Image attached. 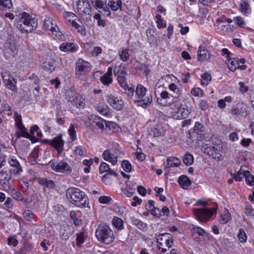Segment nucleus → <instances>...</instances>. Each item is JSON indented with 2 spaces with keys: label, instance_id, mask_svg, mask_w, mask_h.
Instances as JSON below:
<instances>
[{
  "label": "nucleus",
  "instance_id": "obj_1",
  "mask_svg": "<svg viewBox=\"0 0 254 254\" xmlns=\"http://www.w3.org/2000/svg\"><path fill=\"white\" fill-rule=\"evenodd\" d=\"M16 26L22 33H30L37 26V19L29 14L23 12L19 15Z\"/></svg>",
  "mask_w": 254,
  "mask_h": 254
},
{
  "label": "nucleus",
  "instance_id": "obj_2",
  "mask_svg": "<svg viewBox=\"0 0 254 254\" xmlns=\"http://www.w3.org/2000/svg\"><path fill=\"white\" fill-rule=\"evenodd\" d=\"M66 196L67 199L77 207H85L88 204L87 195L78 188H68L66 191Z\"/></svg>",
  "mask_w": 254,
  "mask_h": 254
},
{
  "label": "nucleus",
  "instance_id": "obj_3",
  "mask_svg": "<svg viewBox=\"0 0 254 254\" xmlns=\"http://www.w3.org/2000/svg\"><path fill=\"white\" fill-rule=\"evenodd\" d=\"M95 235L97 239L106 245L112 243L115 239L112 230L106 225L101 224L98 226Z\"/></svg>",
  "mask_w": 254,
  "mask_h": 254
},
{
  "label": "nucleus",
  "instance_id": "obj_4",
  "mask_svg": "<svg viewBox=\"0 0 254 254\" xmlns=\"http://www.w3.org/2000/svg\"><path fill=\"white\" fill-rule=\"evenodd\" d=\"M146 89L141 85H138L136 88L135 95L138 99V105L146 108L147 105L152 102V96L151 95H147L143 99H142L145 94Z\"/></svg>",
  "mask_w": 254,
  "mask_h": 254
},
{
  "label": "nucleus",
  "instance_id": "obj_5",
  "mask_svg": "<svg viewBox=\"0 0 254 254\" xmlns=\"http://www.w3.org/2000/svg\"><path fill=\"white\" fill-rule=\"evenodd\" d=\"M214 205L215 206L211 209H194L193 213L195 217L201 222H206L216 211L217 205L216 204H214Z\"/></svg>",
  "mask_w": 254,
  "mask_h": 254
},
{
  "label": "nucleus",
  "instance_id": "obj_6",
  "mask_svg": "<svg viewBox=\"0 0 254 254\" xmlns=\"http://www.w3.org/2000/svg\"><path fill=\"white\" fill-rule=\"evenodd\" d=\"M162 88L163 87L161 85H158L157 84L154 88V94L155 96H157V94H158L161 96V98L157 99V101L159 104L162 106H170L174 102V100L172 99V95L166 91H162L160 93L159 89Z\"/></svg>",
  "mask_w": 254,
  "mask_h": 254
},
{
  "label": "nucleus",
  "instance_id": "obj_7",
  "mask_svg": "<svg viewBox=\"0 0 254 254\" xmlns=\"http://www.w3.org/2000/svg\"><path fill=\"white\" fill-rule=\"evenodd\" d=\"M13 176L10 173L8 169L3 168L0 172V185L4 191L7 190L12 187L11 182L12 176Z\"/></svg>",
  "mask_w": 254,
  "mask_h": 254
},
{
  "label": "nucleus",
  "instance_id": "obj_8",
  "mask_svg": "<svg viewBox=\"0 0 254 254\" xmlns=\"http://www.w3.org/2000/svg\"><path fill=\"white\" fill-rule=\"evenodd\" d=\"M91 70V65L88 62L82 59H79L76 62L75 73L77 77L80 78L82 76L87 74Z\"/></svg>",
  "mask_w": 254,
  "mask_h": 254
},
{
  "label": "nucleus",
  "instance_id": "obj_9",
  "mask_svg": "<svg viewBox=\"0 0 254 254\" xmlns=\"http://www.w3.org/2000/svg\"><path fill=\"white\" fill-rule=\"evenodd\" d=\"M53 170L58 173L70 174L72 169L67 162L64 161L53 162L51 164Z\"/></svg>",
  "mask_w": 254,
  "mask_h": 254
},
{
  "label": "nucleus",
  "instance_id": "obj_10",
  "mask_svg": "<svg viewBox=\"0 0 254 254\" xmlns=\"http://www.w3.org/2000/svg\"><path fill=\"white\" fill-rule=\"evenodd\" d=\"M114 73L117 77L118 83L121 86L122 88L127 87L126 78L127 73L124 67L121 66L115 67L114 69Z\"/></svg>",
  "mask_w": 254,
  "mask_h": 254
},
{
  "label": "nucleus",
  "instance_id": "obj_11",
  "mask_svg": "<svg viewBox=\"0 0 254 254\" xmlns=\"http://www.w3.org/2000/svg\"><path fill=\"white\" fill-rule=\"evenodd\" d=\"M7 161L10 167L8 171L13 176H18L23 172L22 167L16 158L13 157H9Z\"/></svg>",
  "mask_w": 254,
  "mask_h": 254
},
{
  "label": "nucleus",
  "instance_id": "obj_12",
  "mask_svg": "<svg viewBox=\"0 0 254 254\" xmlns=\"http://www.w3.org/2000/svg\"><path fill=\"white\" fill-rule=\"evenodd\" d=\"M156 241L159 246H162L165 244L168 249H170L173 244V236L169 233H162L158 235H156Z\"/></svg>",
  "mask_w": 254,
  "mask_h": 254
},
{
  "label": "nucleus",
  "instance_id": "obj_13",
  "mask_svg": "<svg viewBox=\"0 0 254 254\" xmlns=\"http://www.w3.org/2000/svg\"><path fill=\"white\" fill-rule=\"evenodd\" d=\"M76 5L77 10L81 15L91 16V6L88 0H79Z\"/></svg>",
  "mask_w": 254,
  "mask_h": 254
},
{
  "label": "nucleus",
  "instance_id": "obj_14",
  "mask_svg": "<svg viewBox=\"0 0 254 254\" xmlns=\"http://www.w3.org/2000/svg\"><path fill=\"white\" fill-rule=\"evenodd\" d=\"M245 62L244 59L230 58L228 61V67L233 71L237 68L241 70L245 69L246 68V65L244 64Z\"/></svg>",
  "mask_w": 254,
  "mask_h": 254
},
{
  "label": "nucleus",
  "instance_id": "obj_15",
  "mask_svg": "<svg viewBox=\"0 0 254 254\" xmlns=\"http://www.w3.org/2000/svg\"><path fill=\"white\" fill-rule=\"evenodd\" d=\"M44 26L47 30L51 31L52 34L57 37L60 36L61 33L56 23L53 21V19L50 17L45 18L44 21Z\"/></svg>",
  "mask_w": 254,
  "mask_h": 254
},
{
  "label": "nucleus",
  "instance_id": "obj_16",
  "mask_svg": "<svg viewBox=\"0 0 254 254\" xmlns=\"http://www.w3.org/2000/svg\"><path fill=\"white\" fill-rule=\"evenodd\" d=\"M184 101H185V104L180 105V108L177 112L176 118L177 119H185L190 113V109L187 105L189 103L190 100L186 98L184 99Z\"/></svg>",
  "mask_w": 254,
  "mask_h": 254
},
{
  "label": "nucleus",
  "instance_id": "obj_17",
  "mask_svg": "<svg viewBox=\"0 0 254 254\" xmlns=\"http://www.w3.org/2000/svg\"><path fill=\"white\" fill-rule=\"evenodd\" d=\"M247 105L243 102H238L231 108L230 113L236 116H243L247 112Z\"/></svg>",
  "mask_w": 254,
  "mask_h": 254
},
{
  "label": "nucleus",
  "instance_id": "obj_18",
  "mask_svg": "<svg viewBox=\"0 0 254 254\" xmlns=\"http://www.w3.org/2000/svg\"><path fill=\"white\" fill-rule=\"evenodd\" d=\"M43 69L48 72H52L56 67L55 60L51 56H46L43 59L42 64Z\"/></svg>",
  "mask_w": 254,
  "mask_h": 254
},
{
  "label": "nucleus",
  "instance_id": "obj_19",
  "mask_svg": "<svg viewBox=\"0 0 254 254\" xmlns=\"http://www.w3.org/2000/svg\"><path fill=\"white\" fill-rule=\"evenodd\" d=\"M108 101L114 109L117 110L122 109L124 105V102L122 100L112 95L109 97Z\"/></svg>",
  "mask_w": 254,
  "mask_h": 254
},
{
  "label": "nucleus",
  "instance_id": "obj_20",
  "mask_svg": "<svg viewBox=\"0 0 254 254\" xmlns=\"http://www.w3.org/2000/svg\"><path fill=\"white\" fill-rule=\"evenodd\" d=\"M49 144L53 146L58 152L62 151L64 146V141L62 139L61 136H58L53 139L49 141Z\"/></svg>",
  "mask_w": 254,
  "mask_h": 254
},
{
  "label": "nucleus",
  "instance_id": "obj_21",
  "mask_svg": "<svg viewBox=\"0 0 254 254\" xmlns=\"http://www.w3.org/2000/svg\"><path fill=\"white\" fill-rule=\"evenodd\" d=\"M135 190V184L129 181H127L125 183V187L122 189V191L125 196L130 197L134 192Z\"/></svg>",
  "mask_w": 254,
  "mask_h": 254
},
{
  "label": "nucleus",
  "instance_id": "obj_22",
  "mask_svg": "<svg viewBox=\"0 0 254 254\" xmlns=\"http://www.w3.org/2000/svg\"><path fill=\"white\" fill-rule=\"evenodd\" d=\"M239 11L245 16H248L251 12L249 2L247 0H241L239 4Z\"/></svg>",
  "mask_w": 254,
  "mask_h": 254
},
{
  "label": "nucleus",
  "instance_id": "obj_23",
  "mask_svg": "<svg viewBox=\"0 0 254 254\" xmlns=\"http://www.w3.org/2000/svg\"><path fill=\"white\" fill-rule=\"evenodd\" d=\"M210 54L204 46H200L197 51V59L199 61H203L210 58Z\"/></svg>",
  "mask_w": 254,
  "mask_h": 254
},
{
  "label": "nucleus",
  "instance_id": "obj_24",
  "mask_svg": "<svg viewBox=\"0 0 254 254\" xmlns=\"http://www.w3.org/2000/svg\"><path fill=\"white\" fill-rule=\"evenodd\" d=\"M5 191L7 192L11 195V197L13 199L18 201H25L27 202L26 200H24V196L19 191L14 189L13 187H11L10 189L6 190Z\"/></svg>",
  "mask_w": 254,
  "mask_h": 254
},
{
  "label": "nucleus",
  "instance_id": "obj_25",
  "mask_svg": "<svg viewBox=\"0 0 254 254\" xmlns=\"http://www.w3.org/2000/svg\"><path fill=\"white\" fill-rule=\"evenodd\" d=\"M102 157L105 160L110 162L113 165L116 164L118 162L117 157L112 154L109 150H105L102 154Z\"/></svg>",
  "mask_w": 254,
  "mask_h": 254
},
{
  "label": "nucleus",
  "instance_id": "obj_26",
  "mask_svg": "<svg viewBox=\"0 0 254 254\" xmlns=\"http://www.w3.org/2000/svg\"><path fill=\"white\" fill-rule=\"evenodd\" d=\"M112 74V68L108 67L107 72L100 77L101 82L105 85H109L112 81L111 75Z\"/></svg>",
  "mask_w": 254,
  "mask_h": 254
},
{
  "label": "nucleus",
  "instance_id": "obj_27",
  "mask_svg": "<svg viewBox=\"0 0 254 254\" xmlns=\"http://www.w3.org/2000/svg\"><path fill=\"white\" fill-rule=\"evenodd\" d=\"M181 164V161L175 157H171L167 160V163L165 165L166 168L177 167Z\"/></svg>",
  "mask_w": 254,
  "mask_h": 254
},
{
  "label": "nucleus",
  "instance_id": "obj_28",
  "mask_svg": "<svg viewBox=\"0 0 254 254\" xmlns=\"http://www.w3.org/2000/svg\"><path fill=\"white\" fill-rule=\"evenodd\" d=\"M178 182L181 187L184 189H187L191 183V181L185 175L180 176L178 178Z\"/></svg>",
  "mask_w": 254,
  "mask_h": 254
},
{
  "label": "nucleus",
  "instance_id": "obj_29",
  "mask_svg": "<svg viewBox=\"0 0 254 254\" xmlns=\"http://www.w3.org/2000/svg\"><path fill=\"white\" fill-rule=\"evenodd\" d=\"M36 181L39 184L43 186L45 189V188H53L55 186L54 182L52 180H47L46 178H37Z\"/></svg>",
  "mask_w": 254,
  "mask_h": 254
},
{
  "label": "nucleus",
  "instance_id": "obj_30",
  "mask_svg": "<svg viewBox=\"0 0 254 254\" xmlns=\"http://www.w3.org/2000/svg\"><path fill=\"white\" fill-rule=\"evenodd\" d=\"M60 49L61 51L65 52H75V47L74 43H63L60 46Z\"/></svg>",
  "mask_w": 254,
  "mask_h": 254
},
{
  "label": "nucleus",
  "instance_id": "obj_31",
  "mask_svg": "<svg viewBox=\"0 0 254 254\" xmlns=\"http://www.w3.org/2000/svg\"><path fill=\"white\" fill-rule=\"evenodd\" d=\"M170 90L172 92V97L173 99H177L181 95V91L174 83H171L169 86Z\"/></svg>",
  "mask_w": 254,
  "mask_h": 254
},
{
  "label": "nucleus",
  "instance_id": "obj_32",
  "mask_svg": "<svg viewBox=\"0 0 254 254\" xmlns=\"http://www.w3.org/2000/svg\"><path fill=\"white\" fill-rule=\"evenodd\" d=\"M73 104L78 108H83L85 106L84 99L80 95H76L73 98Z\"/></svg>",
  "mask_w": 254,
  "mask_h": 254
},
{
  "label": "nucleus",
  "instance_id": "obj_33",
  "mask_svg": "<svg viewBox=\"0 0 254 254\" xmlns=\"http://www.w3.org/2000/svg\"><path fill=\"white\" fill-rule=\"evenodd\" d=\"M122 2L120 0H118L116 1L114 0H111L108 2V6L113 11H117L119 9L120 11L123 10V7L122 6Z\"/></svg>",
  "mask_w": 254,
  "mask_h": 254
},
{
  "label": "nucleus",
  "instance_id": "obj_34",
  "mask_svg": "<svg viewBox=\"0 0 254 254\" xmlns=\"http://www.w3.org/2000/svg\"><path fill=\"white\" fill-rule=\"evenodd\" d=\"M219 241L224 247L230 249H234L235 248V242L228 239L221 237L219 238Z\"/></svg>",
  "mask_w": 254,
  "mask_h": 254
},
{
  "label": "nucleus",
  "instance_id": "obj_35",
  "mask_svg": "<svg viewBox=\"0 0 254 254\" xmlns=\"http://www.w3.org/2000/svg\"><path fill=\"white\" fill-rule=\"evenodd\" d=\"M96 110L102 115L107 117L111 116V112L109 108L105 105L99 106L96 108Z\"/></svg>",
  "mask_w": 254,
  "mask_h": 254
},
{
  "label": "nucleus",
  "instance_id": "obj_36",
  "mask_svg": "<svg viewBox=\"0 0 254 254\" xmlns=\"http://www.w3.org/2000/svg\"><path fill=\"white\" fill-rule=\"evenodd\" d=\"M16 83V79L13 78L9 80L8 81L5 82V84L8 89L13 92H16L17 91Z\"/></svg>",
  "mask_w": 254,
  "mask_h": 254
},
{
  "label": "nucleus",
  "instance_id": "obj_37",
  "mask_svg": "<svg viewBox=\"0 0 254 254\" xmlns=\"http://www.w3.org/2000/svg\"><path fill=\"white\" fill-rule=\"evenodd\" d=\"M12 4L11 0H0V9L9 10L12 8Z\"/></svg>",
  "mask_w": 254,
  "mask_h": 254
},
{
  "label": "nucleus",
  "instance_id": "obj_38",
  "mask_svg": "<svg viewBox=\"0 0 254 254\" xmlns=\"http://www.w3.org/2000/svg\"><path fill=\"white\" fill-rule=\"evenodd\" d=\"M119 55L122 61H127L129 59V58L128 50L127 49H121L119 52Z\"/></svg>",
  "mask_w": 254,
  "mask_h": 254
},
{
  "label": "nucleus",
  "instance_id": "obj_39",
  "mask_svg": "<svg viewBox=\"0 0 254 254\" xmlns=\"http://www.w3.org/2000/svg\"><path fill=\"white\" fill-rule=\"evenodd\" d=\"M131 220L133 225L137 226L140 229L143 230L146 228V224L145 223H143L134 216L131 217Z\"/></svg>",
  "mask_w": 254,
  "mask_h": 254
},
{
  "label": "nucleus",
  "instance_id": "obj_40",
  "mask_svg": "<svg viewBox=\"0 0 254 254\" xmlns=\"http://www.w3.org/2000/svg\"><path fill=\"white\" fill-rule=\"evenodd\" d=\"M64 16L70 24L78 18L75 14L70 12H65Z\"/></svg>",
  "mask_w": 254,
  "mask_h": 254
},
{
  "label": "nucleus",
  "instance_id": "obj_41",
  "mask_svg": "<svg viewBox=\"0 0 254 254\" xmlns=\"http://www.w3.org/2000/svg\"><path fill=\"white\" fill-rule=\"evenodd\" d=\"M92 3L93 6L97 9L99 12H101V11L99 10L103 8L104 5H105L106 4V0H95L92 1Z\"/></svg>",
  "mask_w": 254,
  "mask_h": 254
},
{
  "label": "nucleus",
  "instance_id": "obj_42",
  "mask_svg": "<svg viewBox=\"0 0 254 254\" xmlns=\"http://www.w3.org/2000/svg\"><path fill=\"white\" fill-rule=\"evenodd\" d=\"M231 219V214L227 210H225L224 213L221 216L220 219V223L222 224H225L229 221Z\"/></svg>",
  "mask_w": 254,
  "mask_h": 254
},
{
  "label": "nucleus",
  "instance_id": "obj_43",
  "mask_svg": "<svg viewBox=\"0 0 254 254\" xmlns=\"http://www.w3.org/2000/svg\"><path fill=\"white\" fill-rule=\"evenodd\" d=\"M201 78V83L203 85H208L211 80V76L207 72H205L202 74Z\"/></svg>",
  "mask_w": 254,
  "mask_h": 254
},
{
  "label": "nucleus",
  "instance_id": "obj_44",
  "mask_svg": "<svg viewBox=\"0 0 254 254\" xmlns=\"http://www.w3.org/2000/svg\"><path fill=\"white\" fill-rule=\"evenodd\" d=\"M68 132L70 136V139L72 141L75 140L76 139V131L75 127L73 124H71L68 129Z\"/></svg>",
  "mask_w": 254,
  "mask_h": 254
},
{
  "label": "nucleus",
  "instance_id": "obj_45",
  "mask_svg": "<svg viewBox=\"0 0 254 254\" xmlns=\"http://www.w3.org/2000/svg\"><path fill=\"white\" fill-rule=\"evenodd\" d=\"M113 225L119 229L123 228V222L122 220L118 217H114L112 221Z\"/></svg>",
  "mask_w": 254,
  "mask_h": 254
},
{
  "label": "nucleus",
  "instance_id": "obj_46",
  "mask_svg": "<svg viewBox=\"0 0 254 254\" xmlns=\"http://www.w3.org/2000/svg\"><path fill=\"white\" fill-rule=\"evenodd\" d=\"M70 234V232L64 227L63 229L62 228L60 230V237L63 240H66L69 238Z\"/></svg>",
  "mask_w": 254,
  "mask_h": 254
},
{
  "label": "nucleus",
  "instance_id": "obj_47",
  "mask_svg": "<svg viewBox=\"0 0 254 254\" xmlns=\"http://www.w3.org/2000/svg\"><path fill=\"white\" fill-rule=\"evenodd\" d=\"M184 163L188 165H190L193 162V157L192 155L187 153L184 155L183 158Z\"/></svg>",
  "mask_w": 254,
  "mask_h": 254
},
{
  "label": "nucleus",
  "instance_id": "obj_48",
  "mask_svg": "<svg viewBox=\"0 0 254 254\" xmlns=\"http://www.w3.org/2000/svg\"><path fill=\"white\" fill-rule=\"evenodd\" d=\"M237 237L241 243H245L247 240L246 234L242 229L239 230Z\"/></svg>",
  "mask_w": 254,
  "mask_h": 254
},
{
  "label": "nucleus",
  "instance_id": "obj_49",
  "mask_svg": "<svg viewBox=\"0 0 254 254\" xmlns=\"http://www.w3.org/2000/svg\"><path fill=\"white\" fill-rule=\"evenodd\" d=\"M156 18L157 19L156 23L158 28H165L166 27V23L163 22V20L162 19L161 15L157 14L156 15Z\"/></svg>",
  "mask_w": 254,
  "mask_h": 254
},
{
  "label": "nucleus",
  "instance_id": "obj_50",
  "mask_svg": "<svg viewBox=\"0 0 254 254\" xmlns=\"http://www.w3.org/2000/svg\"><path fill=\"white\" fill-rule=\"evenodd\" d=\"M122 167L124 170L127 173L130 172L132 169L131 165L127 160L123 161L122 163Z\"/></svg>",
  "mask_w": 254,
  "mask_h": 254
},
{
  "label": "nucleus",
  "instance_id": "obj_51",
  "mask_svg": "<svg viewBox=\"0 0 254 254\" xmlns=\"http://www.w3.org/2000/svg\"><path fill=\"white\" fill-rule=\"evenodd\" d=\"M23 216L25 220L31 221L34 217V214L31 210H26L23 212Z\"/></svg>",
  "mask_w": 254,
  "mask_h": 254
},
{
  "label": "nucleus",
  "instance_id": "obj_52",
  "mask_svg": "<svg viewBox=\"0 0 254 254\" xmlns=\"http://www.w3.org/2000/svg\"><path fill=\"white\" fill-rule=\"evenodd\" d=\"M70 218L73 220V223L76 226H79L81 224V221L76 218V213L74 211H72L70 212L69 214Z\"/></svg>",
  "mask_w": 254,
  "mask_h": 254
},
{
  "label": "nucleus",
  "instance_id": "obj_53",
  "mask_svg": "<svg viewBox=\"0 0 254 254\" xmlns=\"http://www.w3.org/2000/svg\"><path fill=\"white\" fill-rule=\"evenodd\" d=\"M193 234H196L198 236H203L205 231L199 227H193L191 229Z\"/></svg>",
  "mask_w": 254,
  "mask_h": 254
},
{
  "label": "nucleus",
  "instance_id": "obj_54",
  "mask_svg": "<svg viewBox=\"0 0 254 254\" xmlns=\"http://www.w3.org/2000/svg\"><path fill=\"white\" fill-rule=\"evenodd\" d=\"M246 184L249 186L254 185V176L252 175L250 173L245 177Z\"/></svg>",
  "mask_w": 254,
  "mask_h": 254
},
{
  "label": "nucleus",
  "instance_id": "obj_55",
  "mask_svg": "<svg viewBox=\"0 0 254 254\" xmlns=\"http://www.w3.org/2000/svg\"><path fill=\"white\" fill-rule=\"evenodd\" d=\"M94 18L98 20V25L104 27L105 25V21L101 19L100 13H96L94 16Z\"/></svg>",
  "mask_w": 254,
  "mask_h": 254
},
{
  "label": "nucleus",
  "instance_id": "obj_56",
  "mask_svg": "<svg viewBox=\"0 0 254 254\" xmlns=\"http://www.w3.org/2000/svg\"><path fill=\"white\" fill-rule=\"evenodd\" d=\"M191 94L194 96H203V92L199 88H193L190 91Z\"/></svg>",
  "mask_w": 254,
  "mask_h": 254
},
{
  "label": "nucleus",
  "instance_id": "obj_57",
  "mask_svg": "<svg viewBox=\"0 0 254 254\" xmlns=\"http://www.w3.org/2000/svg\"><path fill=\"white\" fill-rule=\"evenodd\" d=\"M94 122L99 128L103 129L104 128V122H105V121H104L101 118L96 117L94 119Z\"/></svg>",
  "mask_w": 254,
  "mask_h": 254
},
{
  "label": "nucleus",
  "instance_id": "obj_58",
  "mask_svg": "<svg viewBox=\"0 0 254 254\" xmlns=\"http://www.w3.org/2000/svg\"><path fill=\"white\" fill-rule=\"evenodd\" d=\"M14 119L15 121L16 125L17 127H21L23 126V125L22 123L21 116L20 114L18 113H16L14 115Z\"/></svg>",
  "mask_w": 254,
  "mask_h": 254
},
{
  "label": "nucleus",
  "instance_id": "obj_59",
  "mask_svg": "<svg viewBox=\"0 0 254 254\" xmlns=\"http://www.w3.org/2000/svg\"><path fill=\"white\" fill-rule=\"evenodd\" d=\"M124 89V93L127 95L129 98H131L133 96L134 90L132 87H129L127 85V87L123 88Z\"/></svg>",
  "mask_w": 254,
  "mask_h": 254
},
{
  "label": "nucleus",
  "instance_id": "obj_60",
  "mask_svg": "<svg viewBox=\"0 0 254 254\" xmlns=\"http://www.w3.org/2000/svg\"><path fill=\"white\" fill-rule=\"evenodd\" d=\"M109 170V167L108 165L105 162H102L99 167V172L102 174L104 172H108Z\"/></svg>",
  "mask_w": 254,
  "mask_h": 254
},
{
  "label": "nucleus",
  "instance_id": "obj_61",
  "mask_svg": "<svg viewBox=\"0 0 254 254\" xmlns=\"http://www.w3.org/2000/svg\"><path fill=\"white\" fill-rule=\"evenodd\" d=\"M111 198L107 196H101L99 198V202L102 204H108L111 200Z\"/></svg>",
  "mask_w": 254,
  "mask_h": 254
},
{
  "label": "nucleus",
  "instance_id": "obj_62",
  "mask_svg": "<svg viewBox=\"0 0 254 254\" xmlns=\"http://www.w3.org/2000/svg\"><path fill=\"white\" fill-rule=\"evenodd\" d=\"M101 9H102V11L100 12L102 13L103 15L106 16H109L111 15L110 11L109 10V7L108 6V4H106L105 5L103 6V8H101Z\"/></svg>",
  "mask_w": 254,
  "mask_h": 254
},
{
  "label": "nucleus",
  "instance_id": "obj_63",
  "mask_svg": "<svg viewBox=\"0 0 254 254\" xmlns=\"http://www.w3.org/2000/svg\"><path fill=\"white\" fill-rule=\"evenodd\" d=\"M245 212L247 216H253L254 215V209L251 205L246 206Z\"/></svg>",
  "mask_w": 254,
  "mask_h": 254
},
{
  "label": "nucleus",
  "instance_id": "obj_64",
  "mask_svg": "<svg viewBox=\"0 0 254 254\" xmlns=\"http://www.w3.org/2000/svg\"><path fill=\"white\" fill-rule=\"evenodd\" d=\"M18 128L19 129V133H20V135H18V136L19 137L20 135L24 136L26 138H28L29 134L27 132L26 129L25 127L23 126H22L21 127H18Z\"/></svg>",
  "mask_w": 254,
  "mask_h": 254
}]
</instances>
